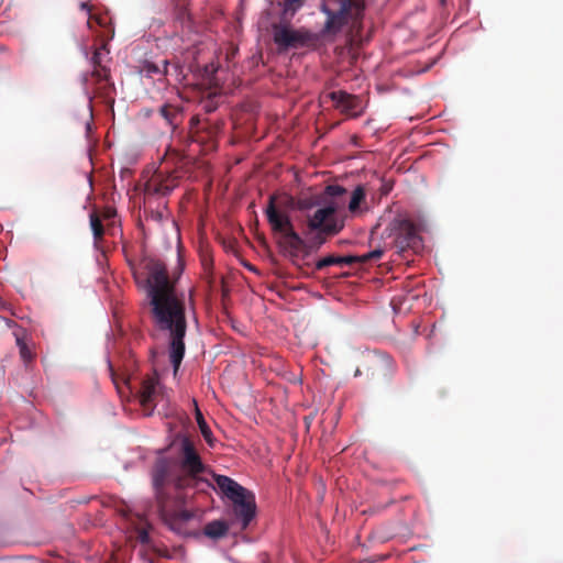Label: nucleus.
Returning <instances> with one entry per match:
<instances>
[{"label":"nucleus","instance_id":"obj_19","mask_svg":"<svg viewBox=\"0 0 563 563\" xmlns=\"http://www.w3.org/2000/svg\"><path fill=\"white\" fill-rule=\"evenodd\" d=\"M365 199V190L362 186H357L349 200V210L355 212L358 210L361 202Z\"/></svg>","mask_w":563,"mask_h":563},{"label":"nucleus","instance_id":"obj_13","mask_svg":"<svg viewBox=\"0 0 563 563\" xmlns=\"http://www.w3.org/2000/svg\"><path fill=\"white\" fill-rule=\"evenodd\" d=\"M306 36L297 31H294L286 26L275 27L274 41L275 43L284 48L296 47L302 45L306 42Z\"/></svg>","mask_w":563,"mask_h":563},{"label":"nucleus","instance_id":"obj_14","mask_svg":"<svg viewBox=\"0 0 563 563\" xmlns=\"http://www.w3.org/2000/svg\"><path fill=\"white\" fill-rule=\"evenodd\" d=\"M158 378L155 376L146 377L141 383L139 390L140 402L143 407H152L155 404L157 395Z\"/></svg>","mask_w":563,"mask_h":563},{"label":"nucleus","instance_id":"obj_12","mask_svg":"<svg viewBox=\"0 0 563 563\" xmlns=\"http://www.w3.org/2000/svg\"><path fill=\"white\" fill-rule=\"evenodd\" d=\"M324 98L331 100L333 106L345 114L356 117L362 112L361 99L343 90L328 92Z\"/></svg>","mask_w":563,"mask_h":563},{"label":"nucleus","instance_id":"obj_27","mask_svg":"<svg viewBox=\"0 0 563 563\" xmlns=\"http://www.w3.org/2000/svg\"><path fill=\"white\" fill-rule=\"evenodd\" d=\"M441 1H442V3H444L445 0H441Z\"/></svg>","mask_w":563,"mask_h":563},{"label":"nucleus","instance_id":"obj_9","mask_svg":"<svg viewBox=\"0 0 563 563\" xmlns=\"http://www.w3.org/2000/svg\"><path fill=\"white\" fill-rule=\"evenodd\" d=\"M223 129L222 121L201 120L198 117L190 119V134L194 142L200 144L205 152H212L218 146V136Z\"/></svg>","mask_w":563,"mask_h":563},{"label":"nucleus","instance_id":"obj_7","mask_svg":"<svg viewBox=\"0 0 563 563\" xmlns=\"http://www.w3.org/2000/svg\"><path fill=\"white\" fill-rule=\"evenodd\" d=\"M220 492L232 501V511L241 529H246L255 517L256 505L254 495L239 483L225 475H217L211 472Z\"/></svg>","mask_w":563,"mask_h":563},{"label":"nucleus","instance_id":"obj_6","mask_svg":"<svg viewBox=\"0 0 563 563\" xmlns=\"http://www.w3.org/2000/svg\"><path fill=\"white\" fill-rule=\"evenodd\" d=\"M109 54L108 44L103 43L95 49L90 58L92 70L82 78L86 92L90 99L93 97H99L104 100L112 99V93L115 88L111 80L110 68L107 65L110 59Z\"/></svg>","mask_w":563,"mask_h":563},{"label":"nucleus","instance_id":"obj_1","mask_svg":"<svg viewBox=\"0 0 563 563\" xmlns=\"http://www.w3.org/2000/svg\"><path fill=\"white\" fill-rule=\"evenodd\" d=\"M177 441L178 463L161 457L152 471L157 508L164 521L189 519V514L183 509L184 489L205 492L214 488L207 477L211 471L203 464L192 440L187 435H178Z\"/></svg>","mask_w":563,"mask_h":563},{"label":"nucleus","instance_id":"obj_4","mask_svg":"<svg viewBox=\"0 0 563 563\" xmlns=\"http://www.w3.org/2000/svg\"><path fill=\"white\" fill-rule=\"evenodd\" d=\"M364 10L365 0H322L321 11L327 15V20L321 34L336 35L347 24L358 30Z\"/></svg>","mask_w":563,"mask_h":563},{"label":"nucleus","instance_id":"obj_17","mask_svg":"<svg viewBox=\"0 0 563 563\" xmlns=\"http://www.w3.org/2000/svg\"><path fill=\"white\" fill-rule=\"evenodd\" d=\"M228 525L221 520H213L205 526L203 532L211 539H219L227 534Z\"/></svg>","mask_w":563,"mask_h":563},{"label":"nucleus","instance_id":"obj_24","mask_svg":"<svg viewBox=\"0 0 563 563\" xmlns=\"http://www.w3.org/2000/svg\"><path fill=\"white\" fill-rule=\"evenodd\" d=\"M137 539L141 543L146 544L150 542V534L147 530L141 529L137 533Z\"/></svg>","mask_w":563,"mask_h":563},{"label":"nucleus","instance_id":"obj_2","mask_svg":"<svg viewBox=\"0 0 563 563\" xmlns=\"http://www.w3.org/2000/svg\"><path fill=\"white\" fill-rule=\"evenodd\" d=\"M145 289L155 327L168 333L169 361L176 375L185 355L187 331L186 306L183 295H178L170 282L166 265L158 260L146 264Z\"/></svg>","mask_w":563,"mask_h":563},{"label":"nucleus","instance_id":"obj_26","mask_svg":"<svg viewBox=\"0 0 563 563\" xmlns=\"http://www.w3.org/2000/svg\"><path fill=\"white\" fill-rule=\"evenodd\" d=\"M98 24H102L101 18H96Z\"/></svg>","mask_w":563,"mask_h":563},{"label":"nucleus","instance_id":"obj_3","mask_svg":"<svg viewBox=\"0 0 563 563\" xmlns=\"http://www.w3.org/2000/svg\"><path fill=\"white\" fill-rule=\"evenodd\" d=\"M347 191L340 185H328L323 191L324 207L317 209L306 217L302 234L307 238L309 246L318 250L328 238L338 234L343 223L336 218V212L347 201Z\"/></svg>","mask_w":563,"mask_h":563},{"label":"nucleus","instance_id":"obj_10","mask_svg":"<svg viewBox=\"0 0 563 563\" xmlns=\"http://www.w3.org/2000/svg\"><path fill=\"white\" fill-rule=\"evenodd\" d=\"M391 231L395 235V246L399 252L421 249V238L417 225L408 219H396L391 222Z\"/></svg>","mask_w":563,"mask_h":563},{"label":"nucleus","instance_id":"obj_11","mask_svg":"<svg viewBox=\"0 0 563 563\" xmlns=\"http://www.w3.org/2000/svg\"><path fill=\"white\" fill-rule=\"evenodd\" d=\"M384 255V249L376 247L375 250L367 252L363 255H347V256H335V255H329L321 260H319L314 264L316 271H322L323 268L331 266V265H352L354 263H361L366 264L369 262H376L382 258Z\"/></svg>","mask_w":563,"mask_h":563},{"label":"nucleus","instance_id":"obj_5","mask_svg":"<svg viewBox=\"0 0 563 563\" xmlns=\"http://www.w3.org/2000/svg\"><path fill=\"white\" fill-rule=\"evenodd\" d=\"M265 216L272 232L277 238L278 246L290 257H297L305 241L296 232L289 213L277 207L275 195L268 198Z\"/></svg>","mask_w":563,"mask_h":563},{"label":"nucleus","instance_id":"obj_18","mask_svg":"<svg viewBox=\"0 0 563 563\" xmlns=\"http://www.w3.org/2000/svg\"><path fill=\"white\" fill-rule=\"evenodd\" d=\"M90 228L92 230L95 243H99L104 234V228L101 219L96 212L90 213Z\"/></svg>","mask_w":563,"mask_h":563},{"label":"nucleus","instance_id":"obj_8","mask_svg":"<svg viewBox=\"0 0 563 563\" xmlns=\"http://www.w3.org/2000/svg\"><path fill=\"white\" fill-rule=\"evenodd\" d=\"M395 372V362L386 353L372 351L363 355L361 366L356 368L355 376L366 374L367 376L388 380Z\"/></svg>","mask_w":563,"mask_h":563},{"label":"nucleus","instance_id":"obj_23","mask_svg":"<svg viewBox=\"0 0 563 563\" xmlns=\"http://www.w3.org/2000/svg\"><path fill=\"white\" fill-rule=\"evenodd\" d=\"M284 4L286 12L291 11L294 13L303 4V0H285Z\"/></svg>","mask_w":563,"mask_h":563},{"label":"nucleus","instance_id":"obj_15","mask_svg":"<svg viewBox=\"0 0 563 563\" xmlns=\"http://www.w3.org/2000/svg\"><path fill=\"white\" fill-rule=\"evenodd\" d=\"M159 114L173 130L177 129L184 120L181 104L165 103L159 108Z\"/></svg>","mask_w":563,"mask_h":563},{"label":"nucleus","instance_id":"obj_25","mask_svg":"<svg viewBox=\"0 0 563 563\" xmlns=\"http://www.w3.org/2000/svg\"><path fill=\"white\" fill-rule=\"evenodd\" d=\"M80 9L84 11H87L88 13L91 12L92 7L89 4L88 1H84L80 3Z\"/></svg>","mask_w":563,"mask_h":563},{"label":"nucleus","instance_id":"obj_21","mask_svg":"<svg viewBox=\"0 0 563 563\" xmlns=\"http://www.w3.org/2000/svg\"><path fill=\"white\" fill-rule=\"evenodd\" d=\"M16 344L19 346L20 356L24 363H29L33 360V353L26 345V343L21 339L16 338Z\"/></svg>","mask_w":563,"mask_h":563},{"label":"nucleus","instance_id":"obj_22","mask_svg":"<svg viewBox=\"0 0 563 563\" xmlns=\"http://www.w3.org/2000/svg\"><path fill=\"white\" fill-rule=\"evenodd\" d=\"M168 66H169V63L167 60H163V65L162 67L156 65V64H153V63H148L146 66H145V69L148 74H164V75H167L168 74Z\"/></svg>","mask_w":563,"mask_h":563},{"label":"nucleus","instance_id":"obj_16","mask_svg":"<svg viewBox=\"0 0 563 563\" xmlns=\"http://www.w3.org/2000/svg\"><path fill=\"white\" fill-rule=\"evenodd\" d=\"M176 187L175 179H161L159 176H155L150 179L146 184V192L166 196Z\"/></svg>","mask_w":563,"mask_h":563},{"label":"nucleus","instance_id":"obj_20","mask_svg":"<svg viewBox=\"0 0 563 563\" xmlns=\"http://www.w3.org/2000/svg\"><path fill=\"white\" fill-rule=\"evenodd\" d=\"M196 420H197V423L199 426V429H200L205 440L208 443H211L212 432H211L210 428L208 427V424H207L206 420L203 419V416L199 409L196 410Z\"/></svg>","mask_w":563,"mask_h":563}]
</instances>
